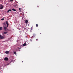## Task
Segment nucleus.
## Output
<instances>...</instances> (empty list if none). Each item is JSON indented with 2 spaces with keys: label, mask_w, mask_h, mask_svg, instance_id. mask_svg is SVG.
I'll use <instances>...</instances> for the list:
<instances>
[{
  "label": "nucleus",
  "mask_w": 73,
  "mask_h": 73,
  "mask_svg": "<svg viewBox=\"0 0 73 73\" xmlns=\"http://www.w3.org/2000/svg\"><path fill=\"white\" fill-rule=\"evenodd\" d=\"M8 58L7 57H5L4 59V60H5V61H8Z\"/></svg>",
  "instance_id": "obj_3"
},
{
  "label": "nucleus",
  "mask_w": 73,
  "mask_h": 73,
  "mask_svg": "<svg viewBox=\"0 0 73 73\" xmlns=\"http://www.w3.org/2000/svg\"><path fill=\"white\" fill-rule=\"evenodd\" d=\"M3 25H4L5 26L6 25V24L5 23H3Z\"/></svg>",
  "instance_id": "obj_13"
},
{
  "label": "nucleus",
  "mask_w": 73,
  "mask_h": 73,
  "mask_svg": "<svg viewBox=\"0 0 73 73\" xmlns=\"http://www.w3.org/2000/svg\"><path fill=\"white\" fill-rule=\"evenodd\" d=\"M38 39H37L36 40V41H38Z\"/></svg>",
  "instance_id": "obj_18"
},
{
  "label": "nucleus",
  "mask_w": 73,
  "mask_h": 73,
  "mask_svg": "<svg viewBox=\"0 0 73 73\" xmlns=\"http://www.w3.org/2000/svg\"><path fill=\"white\" fill-rule=\"evenodd\" d=\"M8 33L7 32H4L3 33V35H5V34H7V33Z\"/></svg>",
  "instance_id": "obj_5"
},
{
  "label": "nucleus",
  "mask_w": 73,
  "mask_h": 73,
  "mask_svg": "<svg viewBox=\"0 0 73 73\" xmlns=\"http://www.w3.org/2000/svg\"><path fill=\"white\" fill-rule=\"evenodd\" d=\"M11 11H12V10H11V9H9L7 11V13H9V12H11Z\"/></svg>",
  "instance_id": "obj_6"
},
{
  "label": "nucleus",
  "mask_w": 73,
  "mask_h": 73,
  "mask_svg": "<svg viewBox=\"0 0 73 73\" xmlns=\"http://www.w3.org/2000/svg\"><path fill=\"white\" fill-rule=\"evenodd\" d=\"M16 6H17V5H16Z\"/></svg>",
  "instance_id": "obj_23"
},
{
  "label": "nucleus",
  "mask_w": 73,
  "mask_h": 73,
  "mask_svg": "<svg viewBox=\"0 0 73 73\" xmlns=\"http://www.w3.org/2000/svg\"><path fill=\"white\" fill-rule=\"evenodd\" d=\"M4 19H1V20H2V21L4 20Z\"/></svg>",
  "instance_id": "obj_17"
},
{
  "label": "nucleus",
  "mask_w": 73,
  "mask_h": 73,
  "mask_svg": "<svg viewBox=\"0 0 73 73\" xmlns=\"http://www.w3.org/2000/svg\"><path fill=\"white\" fill-rule=\"evenodd\" d=\"M11 1H13V0H10Z\"/></svg>",
  "instance_id": "obj_16"
},
{
  "label": "nucleus",
  "mask_w": 73,
  "mask_h": 73,
  "mask_svg": "<svg viewBox=\"0 0 73 73\" xmlns=\"http://www.w3.org/2000/svg\"><path fill=\"white\" fill-rule=\"evenodd\" d=\"M0 38L1 39H4V38H5V37L3 36H1V37H0Z\"/></svg>",
  "instance_id": "obj_4"
},
{
  "label": "nucleus",
  "mask_w": 73,
  "mask_h": 73,
  "mask_svg": "<svg viewBox=\"0 0 73 73\" xmlns=\"http://www.w3.org/2000/svg\"><path fill=\"white\" fill-rule=\"evenodd\" d=\"M38 24H36V27H38Z\"/></svg>",
  "instance_id": "obj_14"
},
{
  "label": "nucleus",
  "mask_w": 73,
  "mask_h": 73,
  "mask_svg": "<svg viewBox=\"0 0 73 73\" xmlns=\"http://www.w3.org/2000/svg\"><path fill=\"white\" fill-rule=\"evenodd\" d=\"M19 42V40H17V42Z\"/></svg>",
  "instance_id": "obj_19"
},
{
  "label": "nucleus",
  "mask_w": 73,
  "mask_h": 73,
  "mask_svg": "<svg viewBox=\"0 0 73 73\" xmlns=\"http://www.w3.org/2000/svg\"><path fill=\"white\" fill-rule=\"evenodd\" d=\"M20 10H21V8H19V11H20Z\"/></svg>",
  "instance_id": "obj_20"
},
{
  "label": "nucleus",
  "mask_w": 73,
  "mask_h": 73,
  "mask_svg": "<svg viewBox=\"0 0 73 73\" xmlns=\"http://www.w3.org/2000/svg\"><path fill=\"white\" fill-rule=\"evenodd\" d=\"M28 21L27 20H26L25 21V23H26V24H27V23H28Z\"/></svg>",
  "instance_id": "obj_8"
},
{
  "label": "nucleus",
  "mask_w": 73,
  "mask_h": 73,
  "mask_svg": "<svg viewBox=\"0 0 73 73\" xmlns=\"http://www.w3.org/2000/svg\"><path fill=\"white\" fill-rule=\"evenodd\" d=\"M1 35H0V37H1Z\"/></svg>",
  "instance_id": "obj_21"
},
{
  "label": "nucleus",
  "mask_w": 73,
  "mask_h": 73,
  "mask_svg": "<svg viewBox=\"0 0 73 73\" xmlns=\"http://www.w3.org/2000/svg\"><path fill=\"white\" fill-rule=\"evenodd\" d=\"M6 24L7 25V27H4V30H5V31H6L7 28L8 27V25H9V24H8V21H6Z\"/></svg>",
  "instance_id": "obj_1"
},
{
  "label": "nucleus",
  "mask_w": 73,
  "mask_h": 73,
  "mask_svg": "<svg viewBox=\"0 0 73 73\" xmlns=\"http://www.w3.org/2000/svg\"><path fill=\"white\" fill-rule=\"evenodd\" d=\"M23 45L24 46H25V45H26V43H25L24 44H23Z\"/></svg>",
  "instance_id": "obj_12"
},
{
  "label": "nucleus",
  "mask_w": 73,
  "mask_h": 73,
  "mask_svg": "<svg viewBox=\"0 0 73 73\" xmlns=\"http://www.w3.org/2000/svg\"><path fill=\"white\" fill-rule=\"evenodd\" d=\"M3 29V27H0V31H1V30H2Z\"/></svg>",
  "instance_id": "obj_10"
},
{
  "label": "nucleus",
  "mask_w": 73,
  "mask_h": 73,
  "mask_svg": "<svg viewBox=\"0 0 73 73\" xmlns=\"http://www.w3.org/2000/svg\"><path fill=\"white\" fill-rule=\"evenodd\" d=\"M11 63V62H10L9 63H8L6 64L7 65H9V63Z\"/></svg>",
  "instance_id": "obj_11"
},
{
  "label": "nucleus",
  "mask_w": 73,
  "mask_h": 73,
  "mask_svg": "<svg viewBox=\"0 0 73 73\" xmlns=\"http://www.w3.org/2000/svg\"><path fill=\"white\" fill-rule=\"evenodd\" d=\"M9 53V52L8 51H6L5 52V53H6V54H8Z\"/></svg>",
  "instance_id": "obj_7"
},
{
  "label": "nucleus",
  "mask_w": 73,
  "mask_h": 73,
  "mask_svg": "<svg viewBox=\"0 0 73 73\" xmlns=\"http://www.w3.org/2000/svg\"><path fill=\"white\" fill-rule=\"evenodd\" d=\"M14 54H16V52H14Z\"/></svg>",
  "instance_id": "obj_15"
},
{
  "label": "nucleus",
  "mask_w": 73,
  "mask_h": 73,
  "mask_svg": "<svg viewBox=\"0 0 73 73\" xmlns=\"http://www.w3.org/2000/svg\"><path fill=\"white\" fill-rule=\"evenodd\" d=\"M22 62H23V61H22Z\"/></svg>",
  "instance_id": "obj_22"
},
{
  "label": "nucleus",
  "mask_w": 73,
  "mask_h": 73,
  "mask_svg": "<svg viewBox=\"0 0 73 73\" xmlns=\"http://www.w3.org/2000/svg\"><path fill=\"white\" fill-rule=\"evenodd\" d=\"M4 8V6L2 5L1 4L0 9H3Z\"/></svg>",
  "instance_id": "obj_2"
},
{
  "label": "nucleus",
  "mask_w": 73,
  "mask_h": 73,
  "mask_svg": "<svg viewBox=\"0 0 73 73\" xmlns=\"http://www.w3.org/2000/svg\"><path fill=\"white\" fill-rule=\"evenodd\" d=\"M12 11H16V9H12Z\"/></svg>",
  "instance_id": "obj_9"
}]
</instances>
